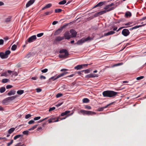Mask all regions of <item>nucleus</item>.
<instances>
[{"mask_svg":"<svg viewBox=\"0 0 146 146\" xmlns=\"http://www.w3.org/2000/svg\"><path fill=\"white\" fill-rule=\"evenodd\" d=\"M66 52H68L66 49H62L60 51L59 53H65Z\"/></svg>","mask_w":146,"mask_h":146,"instance_id":"32","label":"nucleus"},{"mask_svg":"<svg viewBox=\"0 0 146 146\" xmlns=\"http://www.w3.org/2000/svg\"><path fill=\"white\" fill-rule=\"evenodd\" d=\"M64 38L63 37L58 36L56 38L55 41H60L62 40Z\"/></svg>","mask_w":146,"mask_h":146,"instance_id":"23","label":"nucleus"},{"mask_svg":"<svg viewBox=\"0 0 146 146\" xmlns=\"http://www.w3.org/2000/svg\"><path fill=\"white\" fill-rule=\"evenodd\" d=\"M18 74L16 72H13V75H14L15 76H17V75Z\"/></svg>","mask_w":146,"mask_h":146,"instance_id":"64","label":"nucleus"},{"mask_svg":"<svg viewBox=\"0 0 146 146\" xmlns=\"http://www.w3.org/2000/svg\"><path fill=\"white\" fill-rule=\"evenodd\" d=\"M69 54L68 52H66L65 53H62L59 54V57L60 58H66L68 57Z\"/></svg>","mask_w":146,"mask_h":146,"instance_id":"10","label":"nucleus"},{"mask_svg":"<svg viewBox=\"0 0 146 146\" xmlns=\"http://www.w3.org/2000/svg\"><path fill=\"white\" fill-rule=\"evenodd\" d=\"M48 71V70L47 69L45 68L43 70H41V72L42 73H46V72Z\"/></svg>","mask_w":146,"mask_h":146,"instance_id":"51","label":"nucleus"},{"mask_svg":"<svg viewBox=\"0 0 146 146\" xmlns=\"http://www.w3.org/2000/svg\"><path fill=\"white\" fill-rule=\"evenodd\" d=\"M63 96V94L61 93H58L56 95V97L57 98H59Z\"/></svg>","mask_w":146,"mask_h":146,"instance_id":"43","label":"nucleus"},{"mask_svg":"<svg viewBox=\"0 0 146 146\" xmlns=\"http://www.w3.org/2000/svg\"><path fill=\"white\" fill-rule=\"evenodd\" d=\"M143 25H139L135 26L133 27L132 29H137L138 28L141 27Z\"/></svg>","mask_w":146,"mask_h":146,"instance_id":"40","label":"nucleus"},{"mask_svg":"<svg viewBox=\"0 0 146 146\" xmlns=\"http://www.w3.org/2000/svg\"><path fill=\"white\" fill-rule=\"evenodd\" d=\"M92 39V38H91L90 37L88 36L85 38H83L80 40L78 41L77 42V44H80L85 41H87L88 40H91Z\"/></svg>","mask_w":146,"mask_h":146,"instance_id":"4","label":"nucleus"},{"mask_svg":"<svg viewBox=\"0 0 146 146\" xmlns=\"http://www.w3.org/2000/svg\"><path fill=\"white\" fill-rule=\"evenodd\" d=\"M38 125H36L33 126V127H31L30 128V129H29V131H31V130H32L34 129H35L36 128Z\"/></svg>","mask_w":146,"mask_h":146,"instance_id":"35","label":"nucleus"},{"mask_svg":"<svg viewBox=\"0 0 146 146\" xmlns=\"http://www.w3.org/2000/svg\"><path fill=\"white\" fill-rule=\"evenodd\" d=\"M9 81V80L8 79H3L2 80V82L3 83H5Z\"/></svg>","mask_w":146,"mask_h":146,"instance_id":"29","label":"nucleus"},{"mask_svg":"<svg viewBox=\"0 0 146 146\" xmlns=\"http://www.w3.org/2000/svg\"><path fill=\"white\" fill-rule=\"evenodd\" d=\"M64 112L65 113L66 115H67V116L65 117L60 118V119H61V120L65 119L68 116H70L72 115L73 113V112H72L71 113L69 114L70 112V111L68 110L65 111Z\"/></svg>","mask_w":146,"mask_h":146,"instance_id":"15","label":"nucleus"},{"mask_svg":"<svg viewBox=\"0 0 146 146\" xmlns=\"http://www.w3.org/2000/svg\"><path fill=\"white\" fill-rule=\"evenodd\" d=\"M85 108L88 110H91V107L88 105H86L85 106Z\"/></svg>","mask_w":146,"mask_h":146,"instance_id":"44","label":"nucleus"},{"mask_svg":"<svg viewBox=\"0 0 146 146\" xmlns=\"http://www.w3.org/2000/svg\"><path fill=\"white\" fill-rule=\"evenodd\" d=\"M40 118V116H38L37 117H35L34 118V120H37L38 119H39Z\"/></svg>","mask_w":146,"mask_h":146,"instance_id":"54","label":"nucleus"},{"mask_svg":"<svg viewBox=\"0 0 146 146\" xmlns=\"http://www.w3.org/2000/svg\"><path fill=\"white\" fill-rule=\"evenodd\" d=\"M125 16L127 17H130L131 16V13L129 11H127L125 13Z\"/></svg>","mask_w":146,"mask_h":146,"instance_id":"26","label":"nucleus"},{"mask_svg":"<svg viewBox=\"0 0 146 146\" xmlns=\"http://www.w3.org/2000/svg\"><path fill=\"white\" fill-rule=\"evenodd\" d=\"M118 92L113 91L106 90L102 92V95L104 97L112 98L115 97Z\"/></svg>","mask_w":146,"mask_h":146,"instance_id":"1","label":"nucleus"},{"mask_svg":"<svg viewBox=\"0 0 146 146\" xmlns=\"http://www.w3.org/2000/svg\"><path fill=\"white\" fill-rule=\"evenodd\" d=\"M89 101V100L87 98H84L83 99V102L84 103H88Z\"/></svg>","mask_w":146,"mask_h":146,"instance_id":"30","label":"nucleus"},{"mask_svg":"<svg viewBox=\"0 0 146 146\" xmlns=\"http://www.w3.org/2000/svg\"><path fill=\"white\" fill-rule=\"evenodd\" d=\"M5 87H1L0 88V92L1 93H3L5 91Z\"/></svg>","mask_w":146,"mask_h":146,"instance_id":"31","label":"nucleus"},{"mask_svg":"<svg viewBox=\"0 0 146 146\" xmlns=\"http://www.w3.org/2000/svg\"><path fill=\"white\" fill-rule=\"evenodd\" d=\"M66 3V0H63L60 2L58 4L59 5H64Z\"/></svg>","mask_w":146,"mask_h":146,"instance_id":"34","label":"nucleus"},{"mask_svg":"<svg viewBox=\"0 0 146 146\" xmlns=\"http://www.w3.org/2000/svg\"><path fill=\"white\" fill-rule=\"evenodd\" d=\"M23 136V135H16L14 137V140H16L17 139L19 138L20 137H22Z\"/></svg>","mask_w":146,"mask_h":146,"instance_id":"33","label":"nucleus"},{"mask_svg":"<svg viewBox=\"0 0 146 146\" xmlns=\"http://www.w3.org/2000/svg\"><path fill=\"white\" fill-rule=\"evenodd\" d=\"M44 33H41L39 34H38L37 35V36L38 37H40L43 35Z\"/></svg>","mask_w":146,"mask_h":146,"instance_id":"49","label":"nucleus"},{"mask_svg":"<svg viewBox=\"0 0 146 146\" xmlns=\"http://www.w3.org/2000/svg\"><path fill=\"white\" fill-rule=\"evenodd\" d=\"M83 68L82 65H79L74 67V69L77 70H80Z\"/></svg>","mask_w":146,"mask_h":146,"instance_id":"25","label":"nucleus"},{"mask_svg":"<svg viewBox=\"0 0 146 146\" xmlns=\"http://www.w3.org/2000/svg\"><path fill=\"white\" fill-rule=\"evenodd\" d=\"M68 25V24L66 25H64L62 27L59 28L57 30L55 31L54 33V35H57L60 34L62 31L63 29L65 27Z\"/></svg>","mask_w":146,"mask_h":146,"instance_id":"5","label":"nucleus"},{"mask_svg":"<svg viewBox=\"0 0 146 146\" xmlns=\"http://www.w3.org/2000/svg\"><path fill=\"white\" fill-rule=\"evenodd\" d=\"M102 11L100 12L97 13L95 14L94 15V17H96L100 15L105 14L106 13V11Z\"/></svg>","mask_w":146,"mask_h":146,"instance_id":"11","label":"nucleus"},{"mask_svg":"<svg viewBox=\"0 0 146 146\" xmlns=\"http://www.w3.org/2000/svg\"><path fill=\"white\" fill-rule=\"evenodd\" d=\"M111 104H112V103L111 104H108V105H107L106 106L104 107L101 108H100V109L99 110V111H103L104 110V108H107L108 106H110V105Z\"/></svg>","mask_w":146,"mask_h":146,"instance_id":"39","label":"nucleus"},{"mask_svg":"<svg viewBox=\"0 0 146 146\" xmlns=\"http://www.w3.org/2000/svg\"><path fill=\"white\" fill-rule=\"evenodd\" d=\"M115 32L113 31H111L109 32H108L107 33H105L104 34V36H107L110 35H112L115 33Z\"/></svg>","mask_w":146,"mask_h":146,"instance_id":"19","label":"nucleus"},{"mask_svg":"<svg viewBox=\"0 0 146 146\" xmlns=\"http://www.w3.org/2000/svg\"><path fill=\"white\" fill-rule=\"evenodd\" d=\"M35 0H30L29 1L26 5V7H28L33 4Z\"/></svg>","mask_w":146,"mask_h":146,"instance_id":"17","label":"nucleus"},{"mask_svg":"<svg viewBox=\"0 0 146 146\" xmlns=\"http://www.w3.org/2000/svg\"><path fill=\"white\" fill-rule=\"evenodd\" d=\"M70 32L71 34V37H74L76 36L77 33L73 29L70 30Z\"/></svg>","mask_w":146,"mask_h":146,"instance_id":"14","label":"nucleus"},{"mask_svg":"<svg viewBox=\"0 0 146 146\" xmlns=\"http://www.w3.org/2000/svg\"><path fill=\"white\" fill-rule=\"evenodd\" d=\"M36 90L37 92H39L41 91L42 89L39 88H37L36 89Z\"/></svg>","mask_w":146,"mask_h":146,"instance_id":"56","label":"nucleus"},{"mask_svg":"<svg viewBox=\"0 0 146 146\" xmlns=\"http://www.w3.org/2000/svg\"><path fill=\"white\" fill-rule=\"evenodd\" d=\"M62 11V9H56L55 10V12L56 13H58Z\"/></svg>","mask_w":146,"mask_h":146,"instance_id":"38","label":"nucleus"},{"mask_svg":"<svg viewBox=\"0 0 146 146\" xmlns=\"http://www.w3.org/2000/svg\"><path fill=\"white\" fill-rule=\"evenodd\" d=\"M58 23V22L57 21H54L52 22V25H56V24Z\"/></svg>","mask_w":146,"mask_h":146,"instance_id":"62","label":"nucleus"},{"mask_svg":"<svg viewBox=\"0 0 146 146\" xmlns=\"http://www.w3.org/2000/svg\"><path fill=\"white\" fill-rule=\"evenodd\" d=\"M11 20V17H9L6 19L5 21L6 22H10Z\"/></svg>","mask_w":146,"mask_h":146,"instance_id":"42","label":"nucleus"},{"mask_svg":"<svg viewBox=\"0 0 146 146\" xmlns=\"http://www.w3.org/2000/svg\"><path fill=\"white\" fill-rule=\"evenodd\" d=\"M48 118V117H46L44 119H43L42 120H40L38 121V123H40L44 121L45 120L47 119Z\"/></svg>","mask_w":146,"mask_h":146,"instance_id":"52","label":"nucleus"},{"mask_svg":"<svg viewBox=\"0 0 146 146\" xmlns=\"http://www.w3.org/2000/svg\"><path fill=\"white\" fill-rule=\"evenodd\" d=\"M13 87V86L12 85H7L6 86V88L7 89H10L12 88Z\"/></svg>","mask_w":146,"mask_h":146,"instance_id":"57","label":"nucleus"},{"mask_svg":"<svg viewBox=\"0 0 146 146\" xmlns=\"http://www.w3.org/2000/svg\"><path fill=\"white\" fill-rule=\"evenodd\" d=\"M105 3V1L101 2L98 3L97 5L93 7V8H95L97 7H100L103 5Z\"/></svg>","mask_w":146,"mask_h":146,"instance_id":"18","label":"nucleus"},{"mask_svg":"<svg viewBox=\"0 0 146 146\" xmlns=\"http://www.w3.org/2000/svg\"><path fill=\"white\" fill-rule=\"evenodd\" d=\"M125 27H121L119 28L117 30V32L119 31L120 30H121V29H122L125 28Z\"/></svg>","mask_w":146,"mask_h":146,"instance_id":"63","label":"nucleus"},{"mask_svg":"<svg viewBox=\"0 0 146 146\" xmlns=\"http://www.w3.org/2000/svg\"><path fill=\"white\" fill-rule=\"evenodd\" d=\"M144 78V77L143 76H140V77H138L136 78V80H141L142 79H143Z\"/></svg>","mask_w":146,"mask_h":146,"instance_id":"45","label":"nucleus"},{"mask_svg":"<svg viewBox=\"0 0 146 146\" xmlns=\"http://www.w3.org/2000/svg\"><path fill=\"white\" fill-rule=\"evenodd\" d=\"M17 48V46L16 44H14L11 47V50H15Z\"/></svg>","mask_w":146,"mask_h":146,"instance_id":"36","label":"nucleus"},{"mask_svg":"<svg viewBox=\"0 0 146 146\" xmlns=\"http://www.w3.org/2000/svg\"><path fill=\"white\" fill-rule=\"evenodd\" d=\"M52 5L51 3H49L46 5L45 7H43L42 9V10H44L45 9L50 8L51 6Z\"/></svg>","mask_w":146,"mask_h":146,"instance_id":"24","label":"nucleus"},{"mask_svg":"<svg viewBox=\"0 0 146 146\" xmlns=\"http://www.w3.org/2000/svg\"><path fill=\"white\" fill-rule=\"evenodd\" d=\"M24 93V90H18L17 91V93L19 95H21Z\"/></svg>","mask_w":146,"mask_h":146,"instance_id":"37","label":"nucleus"},{"mask_svg":"<svg viewBox=\"0 0 146 146\" xmlns=\"http://www.w3.org/2000/svg\"><path fill=\"white\" fill-rule=\"evenodd\" d=\"M29 131L26 130V131H23V133L24 135H27L29 133Z\"/></svg>","mask_w":146,"mask_h":146,"instance_id":"47","label":"nucleus"},{"mask_svg":"<svg viewBox=\"0 0 146 146\" xmlns=\"http://www.w3.org/2000/svg\"><path fill=\"white\" fill-rule=\"evenodd\" d=\"M80 113H83L84 115L86 114L88 115H95L96 113L95 112L85 110H81L80 111Z\"/></svg>","mask_w":146,"mask_h":146,"instance_id":"2","label":"nucleus"},{"mask_svg":"<svg viewBox=\"0 0 146 146\" xmlns=\"http://www.w3.org/2000/svg\"><path fill=\"white\" fill-rule=\"evenodd\" d=\"M60 118V117L56 118L54 116L52 117L50 119L48 120V123H50L52 122H57L59 121L58 119Z\"/></svg>","mask_w":146,"mask_h":146,"instance_id":"7","label":"nucleus"},{"mask_svg":"<svg viewBox=\"0 0 146 146\" xmlns=\"http://www.w3.org/2000/svg\"><path fill=\"white\" fill-rule=\"evenodd\" d=\"M4 42V41L3 39H0V45L3 44Z\"/></svg>","mask_w":146,"mask_h":146,"instance_id":"60","label":"nucleus"},{"mask_svg":"<svg viewBox=\"0 0 146 146\" xmlns=\"http://www.w3.org/2000/svg\"><path fill=\"white\" fill-rule=\"evenodd\" d=\"M55 108L54 107L50 108H49L48 111H52L55 110Z\"/></svg>","mask_w":146,"mask_h":146,"instance_id":"55","label":"nucleus"},{"mask_svg":"<svg viewBox=\"0 0 146 146\" xmlns=\"http://www.w3.org/2000/svg\"><path fill=\"white\" fill-rule=\"evenodd\" d=\"M64 37L66 39H69L71 38V36L69 35V33L68 31H66L64 33Z\"/></svg>","mask_w":146,"mask_h":146,"instance_id":"13","label":"nucleus"},{"mask_svg":"<svg viewBox=\"0 0 146 146\" xmlns=\"http://www.w3.org/2000/svg\"><path fill=\"white\" fill-rule=\"evenodd\" d=\"M63 104V102H61L60 103H59L56 105V106L57 107H58L60 106L61 105Z\"/></svg>","mask_w":146,"mask_h":146,"instance_id":"58","label":"nucleus"},{"mask_svg":"<svg viewBox=\"0 0 146 146\" xmlns=\"http://www.w3.org/2000/svg\"><path fill=\"white\" fill-rule=\"evenodd\" d=\"M16 93V91L14 90H12L10 91L7 94L8 96H10L14 95Z\"/></svg>","mask_w":146,"mask_h":146,"instance_id":"21","label":"nucleus"},{"mask_svg":"<svg viewBox=\"0 0 146 146\" xmlns=\"http://www.w3.org/2000/svg\"><path fill=\"white\" fill-rule=\"evenodd\" d=\"M15 128H12L10 129L8 131V133L9 134H11L15 130Z\"/></svg>","mask_w":146,"mask_h":146,"instance_id":"28","label":"nucleus"},{"mask_svg":"<svg viewBox=\"0 0 146 146\" xmlns=\"http://www.w3.org/2000/svg\"><path fill=\"white\" fill-rule=\"evenodd\" d=\"M110 6L109 5H106L104 7V9H105V10H104V11H106L107 10L108 11H106V13L107 12H108L112 10H113L115 8V7H112L111 8H110Z\"/></svg>","mask_w":146,"mask_h":146,"instance_id":"12","label":"nucleus"},{"mask_svg":"<svg viewBox=\"0 0 146 146\" xmlns=\"http://www.w3.org/2000/svg\"><path fill=\"white\" fill-rule=\"evenodd\" d=\"M2 103L5 105H7L8 103L9 102L8 98H6L5 99H4L2 102Z\"/></svg>","mask_w":146,"mask_h":146,"instance_id":"20","label":"nucleus"},{"mask_svg":"<svg viewBox=\"0 0 146 146\" xmlns=\"http://www.w3.org/2000/svg\"><path fill=\"white\" fill-rule=\"evenodd\" d=\"M46 78L45 76H44L42 75L40 77V78L41 79H46Z\"/></svg>","mask_w":146,"mask_h":146,"instance_id":"61","label":"nucleus"},{"mask_svg":"<svg viewBox=\"0 0 146 146\" xmlns=\"http://www.w3.org/2000/svg\"><path fill=\"white\" fill-rule=\"evenodd\" d=\"M36 38V37L35 35H33L28 38V41L31 43L35 40Z\"/></svg>","mask_w":146,"mask_h":146,"instance_id":"9","label":"nucleus"},{"mask_svg":"<svg viewBox=\"0 0 146 146\" xmlns=\"http://www.w3.org/2000/svg\"><path fill=\"white\" fill-rule=\"evenodd\" d=\"M82 71H85V73H88L90 72V70L88 69L85 70H83Z\"/></svg>","mask_w":146,"mask_h":146,"instance_id":"59","label":"nucleus"},{"mask_svg":"<svg viewBox=\"0 0 146 146\" xmlns=\"http://www.w3.org/2000/svg\"><path fill=\"white\" fill-rule=\"evenodd\" d=\"M98 76L96 74L91 73L86 75V77L88 78L98 77Z\"/></svg>","mask_w":146,"mask_h":146,"instance_id":"16","label":"nucleus"},{"mask_svg":"<svg viewBox=\"0 0 146 146\" xmlns=\"http://www.w3.org/2000/svg\"><path fill=\"white\" fill-rule=\"evenodd\" d=\"M21 143H17L15 146H24L25 145L24 144L21 145Z\"/></svg>","mask_w":146,"mask_h":146,"instance_id":"53","label":"nucleus"},{"mask_svg":"<svg viewBox=\"0 0 146 146\" xmlns=\"http://www.w3.org/2000/svg\"><path fill=\"white\" fill-rule=\"evenodd\" d=\"M31 115L30 114H28L25 115V118L26 119H27L31 117Z\"/></svg>","mask_w":146,"mask_h":146,"instance_id":"48","label":"nucleus"},{"mask_svg":"<svg viewBox=\"0 0 146 146\" xmlns=\"http://www.w3.org/2000/svg\"><path fill=\"white\" fill-rule=\"evenodd\" d=\"M68 73V72H65L64 73H62L61 74H60L57 76L56 77L55 76H53L51 77L50 78V80H52L54 81L55 80L58 79L60 78V77L64 76V75Z\"/></svg>","mask_w":146,"mask_h":146,"instance_id":"6","label":"nucleus"},{"mask_svg":"<svg viewBox=\"0 0 146 146\" xmlns=\"http://www.w3.org/2000/svg\"><path fill=\"white\" fill-rule=\"evenodd\" d=\"M17 97V96H10L7 98L9 102L14 100Z\"/></svg>","mask_w":146,"mask_h":146,"instance_id":"22","label":"nucleus"},{"mask_svg":"<svg viewBox=\"0 0 146 146\" xmlns=\"http://www.w3.org/2000/svg\"><path fill=\"white\" fill-rule=\"evenodd\" d=\"M52 12L53 11H51L46 12L43 15V16H45L46 15H50L52 13Z\"/></svg>","mask_w":146,"mask_h":146,"instance_id":"27","label":"nucleus"},{"mask_svg":"<svg viewBox=\"0 0 146 146\" xmlns=\"http://www.w3.org/2000/svg\"><path fill=\"white\" fill-rule=\"evenodd\" d=\"M11 53L10 50H7L5 52H0V56L2 58H6L8 57V55Z\"/></svg>","mask_w":146,"mask_h":146,"instance_id":"3","label":"nucleus"},{"mask_svg":"<svg viewBox=\"0 0 146 146\" xmlns=\"http://www.w3.org/2000/svg\"><path fill=\"white\" fill-rule=\"evenodd\" d=\"M123 64V63L122 62L119 63L117 64H115L113 65V67L117 66L120 65H121Z\"/></svg>","mask_w":146,"mask_h":146,"instance_id":"41","label":"nucleus"},{"mask_svg":"<svg viewBox=\"0 0 146 146\" xmlns=\"http://www.w3.org/2000/svg\"><path fill=\"white\" fill-rule=\"evenodd\" d=\"M13 142V140H11L10 141V142L8 143H7V146H9L11 144H12Z\"/></svg>","mask_w":146,"mask_h":146,"instance_id":"46","label":"nucleus"},{"mask_svg":"<svg viewBox=\"0 0 146 146\" xmlns=\"http://www.w3.org/2000/svg\"><path fill=\"white\" fill-rule=\"evenodd\" d=\"M35 123V121L33 120H31L30 121L28 122V123L29 124H31L34 123Z\"/></svg>","mask_w":146,"mask_h":146,"instance_id":"50","label":"nucleus"},{"mask_svg":"<svg viewBox=\"0 0 146 146\" xmlns=\"http://www.w3.org/2000/svg\"><path fill=\"white\" fill-rule=\"evenodd\" d=\"M130 33L129 30L127 29H123L121 33L122 34L125 36H128L129 35Z\"/></svg>","mask_w":146,"mask_h":146,"instance_id":"8","label":"nucleus"}]
</instances>
